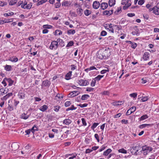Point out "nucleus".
I'll return each instance as SVG.
<instances>
[{
	"mask_svg": "<svg viewBox=\"0 0 159 159\" xmlns=\"http://www.w3.org/2000/svg\"><path fill=\"white\" fill-rule=\"evenodd\" d=\"M63 40L59 38L57 39V41H53L51 43L49 48L51 50H56L58 45L63 46Z\"/></svg>",
	"mask_w": 159,
	"mask_h": 159,
	"instance_id": "obj_1",
	"label": "nucleus"
},
{
	"mask_svg": "<svg viewBox=\"0 0 159 159\" xmlns=\"http://www.w3.org/2000/svg\"><path fill=\"white\" fill-rule=\"evenodd\" d=\"M152 150V148L151 147L146 145L143 146L142 147L141 152L144 155H147L148 153L151 152Z\"/></svg>",
	"mask_w": 159,
	"mask_h": 159,
	"instance_id": "obj_2",
	"label": "nucleus"
},
{
	"mask_svg": "<svg viewBox=\"0 0 159 159\" xmlns=\"http://www.w3.org/2000/svg\"><path fill=\"white\" fill-rule=\"evenodd\" d=\"M102 52L105 55V56H106V57H107V58L109 57L111 55V51L110 48H107L105 50H102Z\"/></svg>",
	"mask_w": 159,
	"mask_h": 159,
	"instance_id": "obj_3",
	"label": "nucleus"
},
{
	"mask_svg": "<svg viewBox=\"0 0 159 159\" xmlns=\"http://www.w3.org/2000/svg\"><path fill=\"white\" fill-rule=\"evenodd\" d=\"M150 54L148 52H145L143 55L142 57L141 58L140 60L142 61L143 60L144 61H148L149 58Z\"/></svg>",
	"mask_w": 159,
	"mask_h": 159,
	"instance_id": "obj_4",
	"label": "nucleus"
},
{
	"mask_svg": "<svg viewBox=\"0 0 159 159\" xmlns=\"http://www.w3.org/2000/svg\"><path fill=\"white\" fill-rule=\"evenodd\" d=\"M78 84L81 86H86L89 84V82L86 80L81 79L78 81Z\"/></svg>",
	"mask_w": 159,
	"mask_h": 159,
	"instance_id": "obj_5",
	"label": "nucleus"
},
{
	"mask_svg": "<svg viewBox=\"0 0 159 159\" xmlns=\"http://www.w3.org/2000/svg\"><path fill=\"white\" fill-rule=\"evenodd\" d=\"M97 56L98 58L101 59H107V57H106V56H105V55L102 52V50H101L98 52Z\"/></svg>",
	"mask_w": 159,
	"mask_h": 159,
	"instance_id": "obj_6",
	"label": "nucleus"
},
{
	"mask_svg": "<svg viewBox=\"0 0 159 159\" xmlns=\"http://www.w3.org/2000/svg\"><path fill=\"white\" fill-rule=\"evenodd\" d=\"M114 10L112 8L111 10H105L103 12V14L104 15L107 16H109L111 15L113 13Z\"/></svg>",
	"mask_w": 159,
	"mask_h": 159,
	"instance_id": "obj_7",
	"label": "nucleus"
},
{
	"mask_svg": "<svg viewBox=\"0 0 159 159\" xmlns=\"http://www.w3.org/2000/svg\"><path fill=\"white\" fill-rule=\"evenodd\" d=\"M136 107L135 106H133L129 109L127 111L126 115L128 116L131 114L132 113L136 111Z\"/></svg>",
	"mask_w": 159,
	"mask_h": 159,
	"instance_id": "obj_8",
	"label": "nucleus"
},
{
	"mask_svg": "<svg viewBox=\"0 0 159 159\" xmlns=\"http://www.w3.org/2000/svg\"><path fill=\"white\" fill-rule=\"evenodd\" d=\"M80 92L78 91H75L71 92L68 95L69 97L73 98L78 95Z\"/></svg>",
	"mask_w": 159,
	"mask_h": 159,
	"instance_id": "obj_9",
	"label": "nucleus"
},
{
	"mask_svg": "<svg viewBox=\"0 0 159 159\" xmlns=\"http://www.w3.org/2000/svg\"><path fill=\"white\" fill-rule=\"evenodd\" d=\"M71 2L70 1H65L62 3V6L65 7H68L70 6Z\"/></svg>",
	"mask_w": 159,
	"mask_h": 159,
	"instance_id": "obj_10",
	"label": "nucleus"
},
{
	"mask_svg": "<svg viewBox=\"0 0 159 159\" xmlns=\"http://www.w3.org/2000/svg\"><path fill=\"white\" fill-rule=\"evenodd\" d=\"M8 60L12 62H16L18 61V58L16 57L13 56L9 57Z\"/></svg>",
	"mask_w": 159,
	"mask_h": 159,
	"instance_id": "obj_11",
	"label": "nucleus"
},
{
	"mask_svg": "<svg viewBox=\"0 0 159 159\" xmlns=\"http://www.w3.org/2000/svg\"><path fill=\"white\" fill-rule=\"evenodd\" d=\"M100 6V4L99 2L95 1L93 2V7L94 9H98Z\"/></svg>",
	"mask_w": 159,
	"mask_h": 159,
	"instance_id": "obj_12",
	"label": "nucleus"
},
{
	"mask_svg": "<svg viewBox=\"0 0 159 159\" xmlns=\"http://www.w3.org/2000/svg\"><path fill=\"white\" fill-rule=\"evenodd\" d=\"M13 95L12 93H9L5 96H4L3 97L1 98V99L2 100H6L8 98L12 96Z\"/></svg>",
	"mask_w": 159,
	"mask_h": 159,
	"instance_id": "obj_13",
	"label": "nucleus"
},
{
	"mask_svg": "<svg viewBox=\"0 0 159 159\" xmlns=\"http://www.w3.org/2000/svg\"><path fill=\"white\" fill-rule=\"evenodd\" d=\"M42 84L43 85L48 87L51 84V83L48 80H46L43 81Z\"/></svg>",
	"mask_w": 159,
	"mask_h": 159,
	"instance_id": "obj_14",
	"label": "nucleus"
},
{
	"mask_svg": "<svg viewBox=\"0 0 159 159\" xmlns=\"http://www.w3.org/2000/svg\"><path fill=\"white\" fill-rule=\"evenodd\" d=\"M29 115H28L27 114V113L24 112L22 113L21 115L20 118L21 119L24 120H26L29 118Z\"/></svg>",
	"mask_w": 159,
	"mask_h": 159,
	"instance_id": "obj_15",
	"label": "nucleus"
},
{
	"mask_svg": "<svg viewBox=\"0 0 159 159\" xmlns=\"http://www.w3.org/2000/svg\"><path fill=\"white\" fill-rule=\"evenodd\" d=\"M101 8L102 10L106 9L108 6V4L106 2H102L100 5Z\"/></svg>",
	"mask_w": 159,
	"mask_h": 159,
	"instance_id": "obj_16",
	"label": "nucleus"
},
{
	"mask_svg": "<svg viewBox=\"0 0 159 159\" xmlns=\"http://www.w3.org/2000/svg\"><path fill=\"white\" fill-rule=\"evenodd\" d=\"M71 71H69L65 75V79L67 80H69L71 79V77L72 75Z\"/></svg>",
	"mask_w": 159,
	"mask_h": 159,
	"instance_id": "obj_17",
	"label": "nucleus"
},
{
	"mask_svg": "<svg viewBox=\"0 0 159 159\" xmlns=\"http://www.w3.org/2000/svg\"><path fill=\"white\" fill-rule=\"evenodd\" d=\"M153 13L156 15H159V7L155 6L153 7Z\"/></svg>",
	"mask_w": 159,
	"mask_h": 159,
	"instance_id": "obj_18",
	"label": "nucleus"
},
{
	"mask_svg": "<svg viewBox=\"0 0 159 159\" xmlns=\"http://www.w3.org/2000/svg\"><path fill=\"white\" fill-rule=\"evenodd\" d=\"M48 106L46 105H44L41 106L39 109L42 112L45 111L48 108Z\"/></svg>",
	"mask_w": 159,
	"mask_h": 159,
	"instance_id": "obj_19",
	"label": "nucleus"
},
{
	"mask_svg": "<svg viewBox=\"0 0 159 159\" xmlns=\"http://www.w3.org/2000/svg\"><path fill=\"white\" fill-rule=\"evenodd\" d=\"M12 149L14 150H16L19 148L18 145L15 143H13L11 145Z\"/></svg>",
	"mask_w": 159,
	"mask_h": 159,
	"instance_id": "obj_20",
	"label": "nucleus"
},
{
	"mask_svg": "<svg viewBox=\"0 0 159 159\" xmlns=\"http://www.w3.org/2000/svg\"><path fill=\"white\" fill-rule=\"evenodd\" d=\"M71 122L72 121L70 119H67L63 120V123L65 125H69L70 124Z\"/></svg>",
	"mask_w": 159,
	"mask_h": 159,
	"instance_id": "obj_21",
	"label": "nucleus"
},
{
	"mask_svg": "<svg viewBox=\"0 0 159 159\" xmlns=\"http://www.w3.org/2000/svg\"><path fill=\"white\" fill-rule=\"evenodd\" d=\"M90 98V96L88 94H84L82 95L81 99L82 100H87Z\"/></svg>",
	"mask_w": 159,
	"mask_h": 159,
	"instance_id": "obj_22",
	"label": "nucleus"
},
{
	"mask_svg": "<svg viewBox=\"0 0 159 159\" xmlns=\"http://www.w3.org/2000/svg\"><path fill=\"white\" fill-rule=\"evenodd\" d=\"M83 12V9L81 8H79L77 9V13L80 16H81L82 15Z\"/></svg>",
	"mask_w": 159,
	"mask_h": 159,
	"instance_id": "obj_23",
	"label": "nucleus"
},
{
	"mask_svg": "<svg viewBox=\"0 0 159 159\" xmlns=\"http://www.w3.org/2000/svg\"><path fill=\"white\" fill-rule=\"evenodd\" d=\"M152 125V124H143L139 125V128L140 129H143L147 126H150Z\"/></svg>",
	"mask_w": 159,
	"mask_h": 159,
	"instance_id": "obj_24",
	"label": "nucleus"
},
{
	"mask_svg": "<svg viewBox=\"0 0 159 159\" xmlns=\"http://www.w3.org/2000/svg\"><path fill=\"white\" fill-rule=\"evenodd\" d=\"M111 150L110 149H107L106 151L103 152V155L105 156H107L111 152Z\"/></svg>",
	"mask_w": 159,
	"mask_h": 159,
	"instance_id": "obj_25",
	"label": "nucleus"
},
{
	"mask_svg": "<svg viewBox=\"0 0 159 159\" xmlns=\"http://www.w3.org/2000/svg\"><path fill=\"white\" fill-rule=\"evenodd\" d=\"M115 0H109L108 2L109 5L110 7H112L115 5Z\"/></svg>",
	"mask_w": 159,
	"mask_h": 159,
	"instance_id": "obj_26",
	"label": "nucleus"
},
{
	"mask_svg": "<svg viewBox=\"0 0 159 159\" xmlns=\"http://www.w3.org/2000/svg\"><path fill=\"white\" fill-rule=\"evenodd\" d=\"M148 118V116L147 115H145L142 116L140 118H139V120L140 121H141L147 119Z\"/></svg>",
	"mask_w": 159,
	"mask_h": 159,
	"instance_id": "obj_27",
	"label": "nucleus"
},
{
	"mask_svg": "<svg viewBox=\"0 0 159 159\" xmlns=\"http://www.w3.org/2000/svg\"><path fill=\"white\" fill-rule=\"evenodd\" d=\"M12 68L11 66L6 65L4 67L5 70L7 71H10L11 70Z\"/></svg>",
	"mask_w": 159,
	"mask_h": 159,
	"instance_id": "obj_28",
	"label": "nucleus"
},
{
	"mask_svg": "<svg viewBox=\"0 0 159 159\" xmlns=\"http://www.w3.org/2000/svg\"><path fill=\"white\" fill-rule=\"evenodd\" d=\"M54 35L56 36L57 35H60L62 34V32L60 30H55L54 33Z\"/></svg>",
	"mask_w": 159,
	"mask_h": 159,
	"instance_id": "obj_29",
	"label": "nucleus"
},
{
	"mask_svg": "<svg viewBox=\"0 0 159 159\" xmlns=\"http://www.w3.org/2000/svg\"><path fill=\"white\" fill-rule=\"evenodd\" d=\"M75 33L74 30L70 29L67 31V33L68 34H74Z\"/></svg>",
	"mask_w": 159,
	"mask_h": 159,
	"instance_id": "obj_30",
	"label": "nucleus"
},
{
	"mask_svg": "<svg viewBox=\"0 0 159 159\" xmlns=\"http://www.w3.org/2000/svg\"><path fill=\"white\" fill-rule=\"evenodd\" d=\"M103 76L104 75H99L94 79L96 80V81H98L101 79V78H103Z\"/></svg>",
	"mask_w": 159,
	"mask_h": 159,
	"instance_id": "obj_31",
	"label": "nucleus"
},
{
	"mask_svg": "<svg viewBox=\"0 0 159 159\" xmlns=\"http://www.w3.org/2000/svg\"><path fill=\"white\" fill-rule=\"evenodd\" d=\"M77 108L76 107H75L73 105H72L70 107H68L66 109V111H68L70 110H75Z\"/></svg>",
	"mask_w": 159,
	"mask_h": 159,
	"instance_id": "obj_32",
	"label": "nucleus"
},
{
	"mask_svg": "<svg viewBox=\"0 0 159 159\" xmlns=\"http://www.w3.org/2000/svg\"><path fill=\"white\" fill-rule=\"evenodd\" d=\"M43 29H50L52 28V26L49 25H44L43 26Z\"/></svg>",
	"mask_w": 159,
	"mask_h": 159,
	"instance_id": "obj_33",
	"label": "nucleus"
},
{
	"mask_svg": "<svg viewBox=\"0 0 159 159\" xmlns=\"http://www.w3.org/2000/svg\"><path fill=\"white\" fill-rule=\"evenodd\" d=\"M7 93L5 92V89L3 88H1L0 89V95H2Z\"/></svg>",
	"mask_w": 159,
	"mask_h": 159,
	"instance_id": "obj_34",
	"label": "nucleus"
},
{
	"mask_svg": "<svg viewBox=\"0 0 159 159\" xmlns=\"http://www.w3.org/2000/svg\"><path fill=\"white\" fill-rule=\"evenodd\" d=\"M91 11L88 10H86L84 11V13L85 15L88 16L91 14Z\"/></svg>",
	"mask_w": 159,
	"mask_h": 159,
	"instance_id": "obj_35",
	"label": "nucleus"
},
{
	"mask_svg": "<svg viewBox=\"0 0 159 159\" xmlns=\"http://www.w3.org/2000/svg\"><path fill=\"white\" fill-rule=\"evenodd\" d=\"M32 6V3L31 2L29 4H27L25 6V8L24 9H30L31 8Z\"/></svg>",
	"mask_w": 159,
	"mask_h": 159,
	"instance_id": "obj_36",
	"label": "nucleus"
},
{
	"mask_svg": "<svg viewBox=\"0 0 159 159\" xmlns=\"http://www.w3.org/2000/svg\"><path fill=\"white\" fill-rule=\"evenodd\" d=\"M130 43L131 44V47L133 49H135L137 46V44L136 43H132V42L130 41H129Z\"/></svg>",
	"mask_w": 159,
	"mask_h": 159,
	"instance_id": "obj_37",
	"label": "nucleus"
},
{
	"mask_svg": "<svg viewBox=\"0 0 159 159\" xmlns=\"http://www.w3.org/2000/svg\"><path fill=\"white\" fill-rule=\"evenodd\" d=\"M25 94L24 93H20L18 94V96L20 99H23L25 97Z\"/></svg>",
	"mask_w": 159,
	"mask_h": 159,
	"instance_id": "obj_38",
	"label": "nucleus"
},
{
	"mask_svg": "<svg viewBox=\"0 0 159 159\" xmlns=\"http://www.w3.org/2000/svg\"><path fill=\"white\" fill-rule=\"evenodd\" d=\"M99 124V123H94L91 126V129L92 130H94V129L96 128Z\"/></svg>",
	"mask_w": 159,
	"mask_h": 159,
	"instance_id": "obj_39",
	"label": "nucleus"
},
{
	"mask_svg": "<svg viewBox=\"0 0 159 159\" xmlns=\"http://www.w3.org/2000/svg\"><path fill=\"white\" fill-rule=\"evenodd\" d=\"M17 2V0H12L9 2V4L10 5L12 6L16 3Z\"/></svg>",
	"mask_w": 159,
	"mask_h": 159,
	"instance_id": "obj_40",
	"label": "nucleus"
},
{
	"mask_svg": "<svg viewBox=\"0 0 159 159\" xmlns=\"http://www.w3.org/2000/svg\"><path fill=\"white\" fill-rule=\"evenodd\" d=\"M14 14V13L12 12H8L7 13H4V16H12Z\"/></svg>",
	"mask_w": 159,
	"mask_h": 159,
	"instance_id": "obj_41",
	"label": "nucleus"
},
{
	"mask_svg": "<svg viewBox=\"0 0 159 159\" xmlns=\"http://www.w3.org/2000/svg\"><path fill=\"white\" fill-rule=\"evenodd\" d=\"M118 151L119 152L121 153L124 154H126L127 153V151L124 148H121L118 150Z\"/></svg>",
	"mask_w": 159,
	"mask_h": 159,
	"instance_id": "obj_42",
	"label": "nucleus"
},
{
	"mask_svg": "<svg viewBox=\"0 0 159 159\" xmlns=\"http://www.w3.org/2000/svg\"><path fill=\"white\" fill-rule=\"evenodd\" d=\"M129 96L132 97L133 98H136L137 97V93H133L131 94H130L129 95Z\"/></svg>",
	"mask_w": 159,
	"mask_h": 159,
	"instance_id": "obj_43",
	"label": "nucleus"
},
{
	"mask_svg": "<svg viewBox=\"0 0 159 159\" xmlns=\"http://www.w3.org/2000/svg\"><path fill=\"white\" fill-rule=\"evenodd\" d=\"M148 99V98L147 96L143 97L142 99L140 100V102H143L147 101Z\"/></svg>",
	"mask_w": 159,
	"mask_h": 159,
	"instance_id": "obj_44",
	"label": "nucleus"
},
{
	"mask_svg": "<svg viewBox=\"0 0 159 159\" xmlns=\"http://www.w3.org/2000/svg\"><path fill=\"white\" fill-rule=\"evenodd\" d=\"M103 95L109 96L110 94V92L109 91H105L102 93Z\"/></svg>",
	"mask_w": 159,
	"mask_h": 159,
	"instance_id": "obj_45",
	"label": "nucleus"
},
{
	"mask_svg": "<svg viewBox=\"0 0 159 159\" xmlns=\"http://www.w3.org/2000/svg\"><path fill=\"white\" fill-rule=\"evenodd\" d=\"M60 108L61 107L60 106H55L54 107V110L56 112H58Z\"/></svg>",
	"mask_w": 159,
	"mask_h": 159,
	"instance_id": "obj_46",
	"label": "nucleus"
},
{
	"mask_svg": "<svg viewBox=\"0 0 159 159\" xmlns=\"http://www.w3.org/2000/svg\"><path fill=\"white\" fill-rule=\"evenodd\" d=\"M96 83V80L94 79H93L91 82V86L92 87H94L95 86Z\"/></svg>",
	"mask_w": 159,
	"mask_h": 159,
	"instance_id": "obj_47",
	"label": "nucleus"
},
{
	"mask_svg": "<svg viewBox=\"0 0 159 159\" xmlns=\"http://www.w3.org/2000/svg\"><path fill=\"white\" fill-rule=\"evenodd\" d=\"M71 104V102L70 101H67L65 103V106L66 107L69 106Z\"/></svg>",
	"mask_w": 159,
	"mask_h": 159,
	"instance_id": "obj_48",
	"label": "nucleus"
},
{
	"mask_svg": "<svg viewBox=\"0 0 159 159\" xmlns=\"http://www.w3.org/2000/svg\"><path fill=\"white\" fill-rule=\"evenodd\" d=\"M70 70H74L77 69V66L75 65H71L70 66Z\"/></svg>",
	"mask_w": 159,
	"mask_h": 159,
	"instance_id": "obj_49",
	"label": "nucleus"
},
{
	"mask_svg": "<svg viewBox=\"0 0 159 159\" xmlns=\"http://www.w3.org/2000/svg\"><path fill=\"white\" fill-rule=\"evenodd\" d=\"M121 11V8L120 7H119L118 8V9L115 11L114 12V14L115 15H118L119 14L120 12Z\"/></svg>",
	"mask_w": 159,
	"mask_h": 159,
	"instance_id": "obj_50",
	"label": "nucleus"
},
{
	"mask_svg": "<svg viewBox=\"0 0 159 159\" xmlns=\"http://www.w3.org/2000/svg\"><path fill=\"white\" fill-rule=\"evenodd\" d=\"M114 27H116V30H121L122 29V27L121 25H114Z\"/></svg>",
	"mask_w": 159,
	"mask_h": 159,
	"instance_id": "obj_51",
	"label": "nucleus"
},
{
	"mask_svg": "<svg viewBox=\"0 0 159 159\" xmlns=\"http://www.w3.org/2000/svg\"><path fill=\"white\" fill-rule=\"evenodd\" d=\"M107 26L105 27V28L106 29L108 30L109 31L111 32L112 33H114V29H113V27H112L111 28H107Z\"/></svg>",
	"mask_w": 159,
	"mask_h": 159,
	"instance_id": "obj_52",
	"label": "nucleus"
},
{
	"mask_svg": "<svg viewBox=\"0 0 159 159\" xmlns=\"http://www.w3.org/2000/svg\"><path fill=\"white\" fill-rule=\"evenodd\" d=\"M74 44V42L73 41H70L66 45V47H69L72 46Z\"/></svg>",
	"mask_w": 159,
	"mask_h": 159,
	"instance_id": "obj_53",
	"label": "nucleus"
},
{
	"mask_svg": "<svg viewBox=\"0 0 159 159\" xmlns=\"http://www.w3.org/2000/svg\"><path fill=\"white\" fill-rule=\"evenodd\" d=\"M58 98L59 99H61L63 98V96L62 94H60L58 93L57 95L55 96V99H56V98Z\"/></svg>",
	"mask_w": 159,
	"mask_h": 159,
	"instance_id": "obj_54",
	"label": "nucleus"
},
{
	"mask_svg": "<svg viewBox=\"0 0 159 159\" xmlns=\"http://www.w3.org/2000/svg\"><path fill=\"white\" fill-rule=\"evenodd\" d=\"M7 4V3L6 2H2L1 1H0V7H3Z\"/></svg>",
	"mask_w": 159,
	"mask_h": 159,
	"instance_id": "obj_55",
	"label": "nucleus"
},
{
	"mask_svg": "<svg viewBox=\"0 0 159 159\" xmlns=\"http://www.w3.org/2000/svg\"><path fill=\"white\" fill-rule=\"evenodd\" d=\"M129 0H122L121 2V4L122 5H124L127 4L129 2Z\"/></svg>",
	"mask_w": 159,
	"mask_h": 159,
	"instance_id": "obj_56",
	"label": "nucleus"
},
{
	"mask_svg": "<svg viewBox=\"0 0 159 159\" xmlns=\"http://www.w3.org/2000/svg\"><path fill=\"white\" fill-rule=\"evenodd\" d=\"M88 105V104H86V103H84V104H79L78 105V106L80 107L81 108H83V107H86Z\"/></svg>",
	"mask_w": 159,
	"mask_h": 159,
	"instance_id": "obj_57",
	"label": "nucleus"
},
{
	"mask_svg": "<svg viewBox=\"0 0 159 159\" xmlns=\"http://www.w3.org/2000/svg\"><path fill=\"white\" fill-rule=\"evenodd\" d=\"M27 4V2H25L23 3L21 5V7L22 8L24 9L25 7V6Z\"/></svg>",
	"mask_w": 159,
	"mask_h": 159,
	"instance_id": "obj_58",
	"label": "nucleus"
},
{
	"mask_svg": "<svg viewBox=\"0 0 159 159\" xmlns=\"http://www.w3.org/2000/svg\"><path fill=\"white\" fill-rule=\"evenodd\" d=\"M107 34V32L104 30L102 31L101 33V35L102 36H105Z\"/></svg>",
	"mask_w": 159,
	"mask_h": 159,
	"instance_id": "obj_59",
	"label": "nucleus"
},
{
	"mask_svg": "<svg viewBox=\"0 0 159 159\" xmlns=\"http://www.w3.org/2000/svg\"><path fill=\"white\" fill-rule=\"evenodd\" d=\"M94 137L97 140L98 142H99V136L97 134H94Z\"/></svg>",
	"mask_w": 159,
	"mask_h": 159,
	"instance_id": "obj_60",
	"label": "nucleus"
},
{
	"mask_svg": "<svg viewBox=\"0 0 159 159\" xmlns=\"http://www.w3.org/2000/svg\"><path fill=\"white\" fill-rule=\"evenodd\" d=\"M81 120L83 125L84 126L86 125L87 123L86 121L85 120V119L84 118H82L81 119Z\"/></svg>",
	"mask_w": 159,
	"mask_h": 159,
	"instance_id": "obj_61",
	"label": "nucleus"
},
{
	"mask_svg": "<svg viewBox=\"0 0 159 159\" xmlns=\"http://www.w3.org/2000/svg\"><path fill=\"white\" fill-rule=\"evenodd\" d=\"M7 109L9 111H11L13 110V107L9 105L7 107Z\"/></svg>",
	"mask_w": 159,
	"mask_h": 159,
	"instance_id": "obj_62",
	"label": "nucleus"
},
{
	"mask_svg": "<svg viewBox=\"0 0 159 159\" xmlns=\"http://www.w3.org/2000/svg\"><path fill=\"white\" fill-rule=\"evenodd\" d=\"M144 0H139L138 2V4L139 5H143L144 3Z\"/></svg>",
	"mask_w": 159,
	"mask_h": 159,
	"instance_id": "obj_63",
	"label": "nucleus"
},
{
	"mask_svg": "<svg viewBox=\"0 0 159 159\" xmlns=\"http://www.w3.org/2000/svg\"><path fill=\"white\" fill-rule=\"evenodd\" d=\"M106 148V147L105 145H103L101 148L99 150V152H101L103 150H104Z\"/></svg>",
	"mask_w": 159,
	"mask_h": 159,
	"instance_id": "obj_64",
	"label": "nucleus"
}]
</instances>
